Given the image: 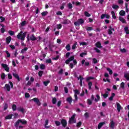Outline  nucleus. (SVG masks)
Listing matches in <instances>:
<instances>
[{"label":"nucleus","instance_id":"nucleus-1","mask_svg":"<svg viewBox=\"0 0 129 129\" xmlns=\"http://www.w3.org/2000/svg\"><path fill=\"white\" fill-rule=\"evenodd\" d=\"M27 35V32H23V31H21L17 35V38L18 40H21L22 41H25V38Z\"/></svg>","mask_w":129,"mask_h":129},{"label":"nucleus","instance_id":"nucleus-2","mask_svg":"<svg viewBox=\"0 0 129 129\" xmlns=\"http://www.w3.org/2000/svg\"><path fill=\"white\" fill-rule=\"evenodd\" d=\"M76 116V114H74L71 117V118H69V124H72V123H76V119H75Z\"/></svg>","mask_w":129,"mask_h":129},{"label":"nucleus","instance_id":"nucleus-3","mask_svg":"<svg viewBox=\"0 0 129 129\" xmlns=\"http://www.w3.org/2000/svg\"><path fill=\"white\" fill-rule=\"evenodd\" d=\"M60 123L62 124L63 127H65L66 126H67V120L65 119H62L60 120Z\"/></svg>","mask_w":129,"mask_h":129},{"label":"nucleus","instance_id":"nucleus-4","mask_svg":"<svg viewBox=\"0 0 129 129\" xmlns=\"http://www.w3.org/2000/svg\"><path fill=\"white\" fill-rule=\"evenodd\" d=\"M32 100L34 101V102H36V104H37L38 106H40V105H41V102H40V100L38 98H34L33 99H32Z\"/></svg>","mask_w":129,"mask_h":129},{"label":"nucleus","instance_id":"nucleus-5","mask_svg":"<svg viewBox=\"0 0 129 129\" xmlns=\"http://www.w3.org/2000/svg\"><path fill=\"white\" fill-rule=\"evenodd\" d=\"M2 66L3 68L5 69L6 72H10V68L8 67V65H7V64L2 63Z\"/></svg>","mask_w":129,"mask_h":129},{"label":"nucleus","instance_id":"nucleus-6","mask_svg":"<svg viewBox=\"0 0 129 129\" xmlns=\"http://www.w3.org/2000/svg\"><path fill=\"white\" fill-rule=\"evenodd\" d=\"M13 76H14V78L17 79L18 81H21V78H20L19 75L18 74H16L15 73H13Z\"/></svg>","mask_w":129,"mask_h":129},{"label":"nucleus","instance_id":"nucleus-7","mask_svg":"<svg viewBox=\"0 0 129 129\" xmlns=\"http://www.w3.org/2000/svg\"><path fill=\"white\" fill-rule=\"evenodd\" d=\"M84 79V78L82 77V76H79V77H78V80H80V85L81 87L83 86L82 85V80Z\"/></svg>","mask_w":129,"mask_h":129},{"label":"nucleus","instance_id":"nucleus-8","mask_svg":"<svg viewBox=\"0 0 129 129\" xmlns=\"http://www.w3.org/2000/svg\"><path fill=\"white\" fill-rule=\"evenodd\" d=\"M117 105V110H118V112H120V109H121L122 108L121 107V105H120V104L119 103H116Z\"/></svg>","mask_w":129,"mask_h":129},{"label":"nucleus","instance_id":"nucleus-9","mask_svg":"<svg viewBox=\"0 0 129 129\" xmlns=\"http://www.w3.org/2000/svg\"><path fill=\"white\" fill-rule=\"evenodd\" d=\"M72 97H69L67 98V102H69L70 104H71L72 103L73 101Z\"/></svg>","mask_w":129,"mask_h":129},{"label":"nucleus","instance_id":"nucleus-10","mask_svg":"<svg viewBox=\"0 0 129 129\" xmlns=\"http://www.w3.org/2000/svg\"><path fill=\"white\" fill-rule=\"evenodd\" d=\"M11 41H12V37L11 36H9L6 38L7 44H10V43H11Z\"/></svg>","mask_w":129,"mask_h":129},{"label":"nucleus","instance_id":"nucleus-11","mask_svg":"<svg viewBox=\"0 0 129 129\" xmlns=\"http://www.w3.org/2000/svg\"><path fill=\"white\" fill-rule=\"evenodd\" d=\"M115 96V94L114 93H112L111 95V96L108 98L109 100L110 101H112L113 100V97Z\"/></svg>","mask_w":129,"mask_h":129},{"label":"nucleus","instance_id":"nucleus-12","mask_svg":"<svg viewBox=\"0 0 129 129\" xmlns=\"http://www.w3.org/2000/svg\"><path fill=\"white\" fill-rule=\"evenodd\" d=\"M119 21L123 23V24H126V21H125V20L121 17H119Z\"/></svg>","mask_w":129,"mask_h":129},{"label":"nucleus","instance_id":"nucleus-13","mask_svg":"<svg viewBox=\"0 0 129 129\" xmlns=\"http://www.w3.org/2000/svg\"><path fill=\"white\" fill-rule=\"evenodd\" d=\"M31 41H36L37 40V37L35 36V35L34 34H32L31 37H30Z\"/></svg>","mask_w":129,"mask_h":129},{"label":"nucleus","instance_id":"nucleus-14","mask_svg":"<svg viewBox=\"0 0 129 129\" xmlns=\"http://www.w3.org/2000/svg\"><path fill=\"white\" fill-rule=\"evenodd\" d=\"M110 128L113 129L114 128V122H113V120H111L110 121Z\"/></svg>","mask_w":129,"mask_h":129},{"label":"nucleus","instance_id":"nucleus-15","mask_svg":"<svg viewBox=\"0 0 129 129\" xmlns=\"http://www.w3.org/2000/svg\"><path fill=\"white\" fill-rule=\"evenodd\" d=\"M95 46L96 47H97V48H102L100 42H97V43H96Z\"/></svg>","mask_w":129,"mask_h":129},{"label":"nucleus","instance_id":"nucleus-16","mask_svg":"<svg viewBox=\"0 0 129 129\" xmlns=\"http://www.w3.org/2000/svg\"><path fill=\"white\" fill-rule=\"evenodd\" d=\"M69 23H70V20H69L68 19H65L62 22V24L63 25H67V24H69Z\"/></svg>","mask_w":129,"mask_h":129},{"label":"nucleus","instance_id":"nucleus-17","mask_svg":"<svg viewBox=\"0 0 129 129\" xmlns=\"http://www.w3.org/2000/svg\"><path fill=\"white\" fill-rule=\"evenodd\" d=\"M124 77L126 79L127 81H129V74L124 73Z\"/></svg>","mask_w":129,"mask_h":129},{"label":"nucleus","instance_id":"nucleus-18","mask_svg":"<svg viewBox=\"0 0 129 129\" xmlns=\"http://www.w3.org/2000/svg\"><path fill=\"white\" fill-rule=\"evenodd\" d=\"M78 21L79 22V24H80V25H83V24H84V20L82 18L79 19Z\"/></svg>","mask_w":129,"mask_h":129},{"label":"nucleus","instance_id":"nucleus-19","mask_svg":"<svg viewBox=\"0 0 129 129\" xmlns=\"http://www.w3.org/2000/svg\"><path fill=\"white\" fill-rule=\"evenodd\" d=\"M103 124H105V122H102L99 123L98 125V129L101 128V127H102V125H103Z\"/></svg>","mask_w":129,"mask_h":129},{"label":"nucleus","instance_id":"nucleus-20","mask_svg":"<svg viewBox=\"0 0 129 129\" xmlns=\"http://www.w3.org/2000/svg\"><path fill=\"white\" fill-rule=\"evenodd\" d=\"M5 87L6 88L7 91L8 92L11 91V87L10 86V85L6 84L5 85Z\"/></svg>","mask_w":129,"mask_h":129},{"label":"nucleus","instance_id":"nucleus-21","mask_svg":"<svg viewBox=\"0 0 129 129\" xmlns=\"http://www.w3.org/2000/svg\"><path fill=\"white\" fill-rule=\"evenodd\" d=\"M17 110H18V111H21L22 113L25 112V109H24V108L19 107L17 108Z\"/></svg>","mask_w":129,"mask_h":129},{"label":"nucleus","instance_id":"nucleus-22","mask_svg":"<svg viewBox=\"0 0 129 129\" xmlns=\"http://www.w3.org/2000/svg\"><path fill=\"white\" fill-rule=\"evenodd\" d=\"M119 15H120V16H121L122 17H123L124 16H125V12L123 10H121L119 12Z\"/></svg>","mask_w":129,"mask_h":129},{"label":"nucleus","instance_id":"nucleus-23","mask_svg":"<svg viewBox=\"0 0 129 129\" xmlns=\"http://www.w3.org/2000/svg\"><path fill=\"white\" fill-rule=\"evenodd\" d=\"M13 114H9L5 117V119H12Z\"/></svg>","mask_w":129,"mask_h":129},{"label":"nucleus","instance_id":"nucleus-24","mask_svg":"<svg viewBox=\"0 0 129 129\" xmlns=\"http://www.w3.org/2000/svg\"><path fill=\"white\" fill-rule=\"evenodd\" d=\"M96 97H97V99L95 98V102H98V100H100V96H99V95H96Z\"/></svg>","mask_w":129,"mask_h":129},{"label":"nucleus","instance_id":"nucleus-25","mask_svg":"<svg viewBox=\"0 0 129 129\" xmlns=\"http://www.w3.org/2000/svg\"><path fill=\"white\" fill-rule=\"evenodd\" d=\"M111 14L112 15V17L113 19L115 20V19H116V16H115V13H114V11H111Z\"/></svg>","mask_w":129,"mask_h":129},{"label":"nucleus","instance_id":"nucleus-26","mask_svg":"<svg viewBox=\"0 0 129 129\" xmlns=\"http://www.w3.org/2000/svg\"><path fill=\"white\" fill-rule=\"evenodd\" d=\"M22 122L20 119H18L17 121L15 123V126H19V124H20V123Z\"/></svg>","mask_w":129,"mask_h":129},{"label":"nucleus","instance_id":"nucleus-27","mask_svg":"<svg viewBox=\"0 0 129 129\" xmlns=\"http://www.w3.org/2000/svg\"><path fill=\"white\" fill-rule=\"evenodd\" d=\"M66 49L67 51H70L71 50V48L70 47V44H68L66 46Z\"/></svg>","mask_w":129,"mask_h":129},{"label":"nucleus","instance_id":"nucleus-28","mask_svg":"<svg viewBox=\"0 0 129 129\" xmlns=\"http://www.w3.org/2000/svg\"><path fill=\"white\" fill-rule=\"evenodd\" d=\"M55 125L56 126H59V125H61V122H60L58 120L55 121Z\"/></svg>","mask_w":129,"mask_h":129},{"label":"nucleus","instance_id":"nucleus-29","mask_svg":"<svg viewBox=\"0 0 129 129\" xmlns=\"http://www.w3.org/2000/svg\"><path fill=\"white\" fill-rule=\"evenodd\" d=\"M124 31L126 34V35H128L129 34V30H128V27H124Z\"/></svg>","mask_w":129,"mask_h":129},{"label":"nucleus","instance_id":"nucleus-30","mask_svg":"<svg viewBox=\"0 0 129 129\" xmlns=\"http://www.w3.org/2000/svg\"><path fill=\"white\" fill-rule=\"evenodd\" d=\"M57 102V98L56 97H54L52 98V104H56Z\"/></svg>","mask_w":129,"mask_h":129},{"label":"nucleus","instance_id":"nucleus-31","mask_svg":"<svg viewBox=\"0 0 129 129\" xmlns=\"http://www.w3.org/2000/svg\"><path fill=\"white\" fill-rule=\"evenodd\" d=\"M8 34H9V35H10V36H14V35H15V32H14L13 31H12V30H9L8 31Z\"/></svg>","mask_w":129,"mask_h":129},{"label":"nucleus","instance_id":"nucleus-32","mask_svg":"<svg viewBox=\"0 0 129 129\" xmlns=\"http://www.w3.org/2000/svg\"><path fill=\"white\" fill-rule=\"evenodd\" d=\"M76 46H77V42H75V43L72 46V49L75 50L76 49Z\"/></svg>","mask_w":129,"mask_h":129},{"label":"nucleus","instance_id":"nucleus-33","mask_svg":"<svg viewBox=\"0 0 129 129\" xmlns=\"http://www.w3.org/2000/svg\"><path fill=\"white\" fill-rule=\"evenodd\" d=\"M74 92H75V95H79V94H80V92H79V91L77 89L74 90Z\"/></svg>","mask_w":129,"mask_h":129},{"label":"nucleus","instance_id":"nucleus-34","mask_svg":"<svg viewBox=\"0 0 129 129\" xmlns=\"http://www.w3.org/2000/svg\"><path fill=\"white\" fill-rule=\"evenodd\" d=\"M88 86L89 87V90H90V89H91V86H92V82H89V83H88Z\"/></svg>","mask_w":129,"mask_h":129},{"label":"nucleus","instance_id":"nucleus-35","mask_svg":"<svg viewBox=\"0 0 129 129\" xmlns=\"http://www.w3.org/2000/svg\"><path fill=\"white\" fill-rule=\"evenodd\" d=\"M41 15H42V17H45V16H47V15H48V12L44 11V12L41 13Z\"/></svg>","mask_w":129,"mask_h":129},{"label":"nucleus","instance_id":"nucleus-36","mask_svg":"<svg viewBox=\"0 0 129 129\" xmlns=\"http://www.w3.org/2000/svg\"><path fill=\"white\" fill-rule=\"evenodd\" d=\"M12 109L14 111H16V110H17V105L16 104H13L12 105Z\"/></svg>","mask_w":129,"mask_h":129},{"label":"nucleus","instance_id":"nucleus-37","mask_svg":"<svg viewBox=\"0 0 129 129\" xmlns=\"http://www.w3.org/2000/svg\"><path fill=\"white\" fill-rule=\"evenodd\" d=\"M40 69H41V70H44V69H45V68H46V66L44 64H41L40 66Z\"/></svg>","mask_w":129,"mask_h":129},{"label":"nucleus","instance_id":"nucleus-38","mask_svg":"<svg viewBox=\"0 0 129 129\" xmlns=\"http://www.w3.org/2000/svg\"><path fill=\"white\" fill-rule=\"evenodd\" d=\"M68 8H69V10H71L73 8V5L71 3H69L68 4Z\"/></svg>","mask_w":129,"mask_h":129},{"label":"nucleus","instance_id":"nucleus-39","mask_svg":"<svg viewBox=\"0 0 129 129\" xmlns=\"http://www.w3.org/2000/svg\"><path fill=\"white\" fill-rule=\"evenodd\" d=\"M48 123H49V120L48 119L45 120V127H46V128H49V126H47Z\"/></svg>","mask_w":129,"mask_h":129},{"label":"nucleus","instance_id":"nucleus-40","mask_svg":"<svg viewBox=\"0 0 129 129\" xmlns=\"http://www.w3.org/2000/svg\"><path fill=\"white\" fill-rule=\"evenodd\" d=\"M119 7L118 6V5H113L112 6V9H113L114 10H117V9H119Z\"/></svg>","mask_w":129,"mask_h":129},{"label":"nucleus","instance_id":"nucleus-41","mask_svg":"<svg viewBox=\"0 0 129 129\" xmlns=\"http://www.w3.org/2000/svg\"><path fill=\"white\" fill-rule=\"evenodd\" d=\"M5 78H6V74L3 73L1 75V79H2V80H5Z\"/></svg>","mask_w":129,"mask_h":129},{"label":"nucleus","instance_id":"nucleus-42","mask_svg":"<svg viewBox=\"0 0 129 129\" xmlns=\"http://www.w3.org/2000/svg\"><path fill=\"white\" fill-rule=\"evenodd\" d=\"M49 83H50V80H48L47 81H44L43 82V84L44 85H45V86H48V84H49Z\"/></svg>","mask_w":129,"mask_h":129},{"label":"nucleus","instance_id":"nucleus-43","mask_svg":"<svg viewBox=\"0 0 129 129\" xmlns=\"http://www.w3.org/2000/svg\"><path fill=\"white\" fill-rule=\"evenodd\" d=\"M108 92L107 91H106V93L103 95V97H104V98H107V97H108Z\"/></svg>","mask_w":129,"mask_h":129},{"label":"nucleus","instance_id":"nucleus-44","mask_svg":"<svg viewBox=\"0 0 129 129\" xmlns=\"http://www.w3.org/2000/svg\"><path fill=\"white\" fill-rule=\"evenodd\" d=\"M8 107H9V105H8L7 103H5L4 107V110H7V109H8Z\"/></svg>","mask_w":129,"mask_h":129},{"label":"nucleus","instance_id":"nucleus-45","mask_svg":"<svg viewBox=\"0 0 129 129\" xmlns=\"http://www.w3.org/2000/svg\"><path fill=\"white\" fill-rule=\"evenodd\" d=\"M25 51H28V47H25L24 49H22L21 50L22 54H24V53H25Z\"/></svg>","mask_w":129,"mask_h":129},{"label":"nucleus","instance_id":"nucleus-46","mask_svg":"<svg viewBox=\"0 0 129 129\" xmlns=\"http://www.w3.org/2000/svg\"><path fill=\"white\" fill-rule=\"evenodd\" d=\"M107 71H108L110 75H112L113 72H112V70H111V69H110V68H107Z\"/></svg>","mask_w":129,"mask_h":129},{"label":"nucleus","instance_id":"nucleus-47","mask_svg":"<svg viewBox=\"0 0 129 129\" xmlns=\"http://www.w3.org/2000/svg\"><path fill=\"white\" fill-rule=\"evenodd\" d=\"M82 124V122L81 121L77 123V127H80L81 126V125Z\"/></svg>","mask_w":129,"mask_h":129},{"label":"nucleus","instance_id":"nucleus-48","mask_svg":"<svg viewBox=\"0 0 129 129\" xmlns=\"http://www.w3.org/2000/svg\"><path fill=\"white\" fill-rule=\"evenodd\" d=\"M84 15L85 17H90V16H91L90 14L88 13V12H87V11L85 12Z\"/></svg>","mask_w":129,"mask_h":129},{"label":"nucleus","instance_id":"nucleus-49","mask_svg":"<svg viewBox=\"0 0 129 129\" xmlns=\"http://www.w3.org/2000/svg\"><path fill=\"white\" fill-rule=\"evenodd\" d=\"M5 53L7 55V58H10V57H11V54L9 53V51L8 50H6Z\"/></svg>","mask_w":129,"mask_h":129},{"label":"nucleus","instance_id":"nucleus-50","mask_svg":"<svg viewBox=\"0 0 129 129\" xmlns=\"http://www.w3.org/2000/svg\"><path fill=\"white\" fill-rule=\"evenodd\" d=\"M20 120L21 121V122H20L21 123H22V124H27V121H26L25 120H22L20 119Z\"/></svg>","mask_w":129,"mask_h":129},{"label":"nucleus","instance_id":"nucleus-51","mask_svg":"<svg viewBox=\"0 0 129 129\" xmlns=\"http://www.w3.org/2000/svg\"><path fill=\"white\" fill-rule=\"evenodd\" d=\"M26 24H27V21H24L21 23V25L22 27H24V26H26Z\"/></svg>","mask_w":129,"mask_h":129},{"label":"nucleus","instance_id":"nucleus-52","mask_svg":"<svg viewBox=\"0 0 129 129\" xmlns=\"http://www.w3.org/2000/svg\"><path fill=\"white\" fill-rule=\"evenodd\" d=\"M63 69H61L58 72V74H59V75H62V74H63Z\"/></svg>","mask_w":129,"mask_h":129},{"label":"nucleus","instance_id":"nucleus-53","mask_svg":"<svg viewBox=\"0 0 129 129\" xmlns=\"http://www.w3.org/2000/svg\"><path fill=\"white\" fill-rule=\"evenodd\" d=\"M128 6V4H127V3H125V7L126 9V13H128V12L129 11L128 8H127Z\"/></svg>","mask_w":129,"mask_h":129},{"label":"nucleus","instance_id":"nucleus-54","mask_svg":"<svg viewBox=\"0 0 129 129\" xmlns=\"http://www.w3.org/2000/svg\"><path fill=\"white\" fill-rule=\"evenodd\" d=\"M120 88H122V89H124V82L121 83Z\"/></svg>","mask_w":129,"mask_h":129},{"label":"nucleus","instance_id":"nucleus-55","mask_svg":"<svg viewBox=\"0 0 129 129\" xmlns=\"http://www.w3.org/2000/svg\"><path fill=\"white\" fill-rule=\"evenodd\" d=\"M94 78L92 77H89L86 79V81H89V80H93Z\"/></svg>","mask_w":129,"mask_h":129},{"label":"nucleus","instance_id":"nucleus-56","mask_svg":"<svg viewBox=\"0 0 129 129\" xmlns=\"http://www.w3.org/2000/svg\"><path fill=\"white\" fill-rule=\"evenodd\" d=\"M43 72L42 71H40L38 72V75H39V77H42V76L43 75Z\"/></svg>","mask_w":129,"mask_h":129},{"label":"nucleus","instance_id":"nucleus-57","mask_svg":"<svg viewBox=\"0 0 129 129\" xmlns=\"http://www.w3.org/2000/svg\"><path fill=\"white\" fill-rule=\"evenodd\" d=\"M46 63H48V64H51L52 63V59L50 58L46 59Z\"/></svg>","mask_w":129,"mask_h":129},{"label":"nucleus","instance_id":"nucleus-58","mask_svg":"<svg viewBox=\"0 0 129 129\" xmlns=\"http://www.w3.org/2000/svg\"><path fill=\"white\" fill-rule=\"evenodd\" d=\"M84 116L86 118H88V117H89V114H88V112L85 113Z\"/></svg>","mask_w":129,"mask_h":129},{"label":"nucleus","instance_id":"nucleus-59","mask_svg":"<svg viewBox=\"0 0 129 129\" xmlns=\"http://www.w3.org/2000/svg\"><path fill=\"white\" fill-rule=\"evenodd\" d=\"M68 59L70 60V62H71V61H73L74 60V56H72L70 58H68Z\"/></svg>","mask_w":129,"mask_h":129},{"label":"nucleus","instance_id":"nucleus-60","mask_svg":"<svg viewBox=\"0 0 129 129\" xmlns=\"http://www.w3.org/2000/svg\"><path fill=\"white\" fill-rule=\"evenodd\" d=\"M88 101V104H89V105H91V104H92V101H91V100L88 99L87 100Z\"/></svg>","mask_w":129,"mask_h":129},{"label":"nucleus","instance_id":"nucleus-61","mask_svg":"<svg viewBox=\"0 0 129 129\" xmlns=\"http://www.w3.org/2000/svg\"><path fill=\"white\" fill-rule=\"evenodd\" d=\"M64 93H68V88L67 87H64Z\"/></svg>","mask_w":129,"mask_h":129},{"label":"nucleus","instance_id":"nucleus-62","mask_svg":"<svg viewBox=\"0 0 129 129\" xmlns=\"http://www.w3.org/2000/svg\"><path fill=\"white\" fill-rule=\"evenodd\" d=\"M94 50H95L96 53H100V50L98 49L97 47H94Z\"/></svg>","mask_w":129,"mask_h":129},{"label":"nucleus","instance_id":"nucleus-63","mask_svg":"<svg viewBox=\"0 0 129 129\" xmlns=\"http://www.w3.org/2000/svg\"><path fill=\"white\" fill-rule=\"evenodd\" d=\"M80 45H82V46H85L86 45H87V43L85 42H82L80 43Z\"/></svg>","mask_w":129,"mask_h":129},{"label":"nucleus","instance_id":"nucleus-64","mask_svg":"<svg viewBox=\"0 0 129 129\" xmlns=\"http://www.w3.org/2000/svg\"><path fill=\"white\" fill-rule=\"evenodd\" d=\"M61 28H62V25L58 24L57 25V29H58V30H60V29H61Z\"/></svg>","mask_w":129,"mask_h":129}]
</instances>
